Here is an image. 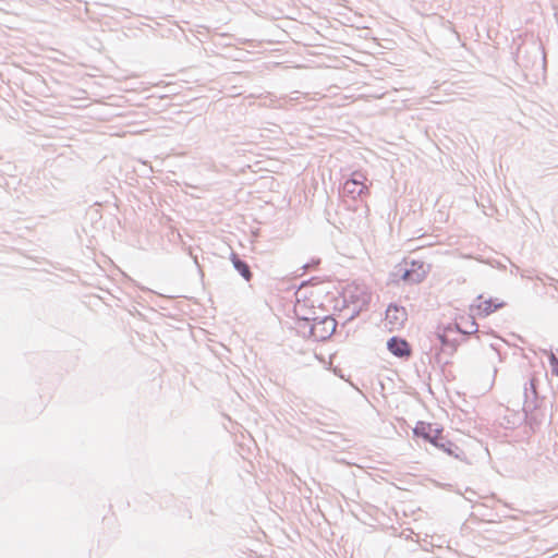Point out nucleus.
Wrapping results in <instances>:
<instances>
[{"mask_svg":"<svg viewBox=\"0 0 558 558\" xmlns=\"http://www.w3.org/2000/svg\"><path fill=\"white\" fill-rule=\"evenodd\" d=\"M388 349L392 354L399 357H408L411 354L409 343L405 340L396 337L388 341Z\"/></svg>","mask_w":558,"mask_h":558,"instance_id":"obj_5","label":"nucleus"},{"mask_svg":"<svg viewBox=\"0 0 558 558\" xmlns=\"http://www.w3.org/2000/svg\"><path fill=\"white\" fill-rule=\"evenodd\" d=\"M231 262H232L234 268L242 275V277L246 281H250L252 279V272L250 270L248 265L246 263L242 262L241 259H239L236 254H232Z\"/></svg>","mask_w":558,"mask_h":558,"instance_id":"obj_8","label":"nucleus"},{"mask_svg":"<svg viewBox=\"0 0 558 558\" xmlns=\"http://www.w3.org/2000/svg\"><path fill=\"white\" fill-rule=\"evenodd\" d=\"M407 320V312L403 307L389 306L386 311L385 325L390 331L399 330Z\"/></svg>","mask_w":558,"mask_h":558,"instance_id":"obj_3","label":"nucleus"},{"mask_svg":"<svg viewBox=\"0 0 558 558\" xmlns=\"http://www.w3.org/2000/svg\"><path fill=\"white\" fill-rule=\"evenodd\" d=\"M550 364L553 373L558 376V359L554 354L550 355Z\"/></svg>","mask_w":558,"mask_h":558,"instance_id":"obj_12","label":"nucleus"},{"mask_svg":"<svg viewBox=\"0 0 558 558\" xmlns=\"http://www.w3.org/2000/svg\"><path fill=\"white\" fill-rule=\"evenodd\" d=\"M426 270L422 262H413L409 269L402 275V280L409 283H418L424 280Z\"/></svg>","mask_w":558,"mask_h":558,"instance_id":"obj_4","label":"nucleus"},{"mask_svg":"<svg viewBox=\"0 0 558 558\" xmlns=\"http://www.w3.org/2000/svg\"><path fill=\"white\" fill-rule=\"evenodd\" d=\"M442 432L440 427H434L433 424L426 422H417L413 428V434L417 437L425 439L426 441L432 440L435 433Z\"/></svg>","mask_w":558,"mask_h":558,"instance_id":"obj_6","label":"nucleus"},{"mask_svg":"<svg viewBox=\"0 0 558 558\" xmlns=\"http://www.w3.org/2000/svg\"><path fill=\"white\" fill-rule=\"evenodd\" d=\"M449 456H453L457 459H462V451L451 441L445 440V447L439 448Z\"/></svg>","mask_w":558,"mask_h":558,"instance_id":"obj_9","label":"nucleus"},{"mask_svg":"<svg viewBox=\"0 0 558 558\" xmlns=\"http://www.w3.org/2000/svg\"><path fill=\"white\" fill-rule=\"evenodd\" d=\"M316 286L303 284L298 292V307L305 305L307 298L317 294L319 292Z\"/></svg>","mask_w":558,"mask_h":558,"instance_id":"obj_7","label":"nucleus"},{"mask_svg":"<svg viewBox=\"0 0 558 558\" xmlns=\"http://www.w3.org/2000/svg\"><path fill=\"white\" fill-rule=\"evenodd\" d=\"M506 301L500 298L481 294L476 298L472 308L476 315L486 317L506 306Z\"/></svg>","mask_w":558,"mask_h":558,"instance_id":"obj_1","label":"nucleus"},{"mask_svg":"<svg viewBox=\"0 0 558 558\" xmlns=\"http://www.w3.org/2000/svg\"><path fill=\"white\" fill-rule=\"evenodd\" d=\"M312 335L319 340L328 339L336 330L337 322L330 316H326L322 319L313 318Z\"/></svg>","mask_w":558,"mask_h":558,"instance_id":"obj_2","label":"nucleus"},{"mask_svg":"<svg viewBox=\"0 0 558 558\" xmlns=\"http://www.w3.org/2000/svg\"><path fill=\"white\" fill-rule=\"evenodd\" d=\"M344 189L350 193H362V191L365 189V185L357 180L352 179L345 182Z\"/></svg>","mask_w":558,"mask_h":558,"instance_id":"obj_10","label":"nucleus"},{"mask_svg":"<svg viewBox=\"0 0 558 558\" xmlns=\"http://www.w3.org/2000/svg\"><path fill=\"white\" fill-rule=\"evenodd\" d=\"M464 333H472L476 331V324L474 322L471 323L470 328L462 330Z\"/></svg>","mask_w":558,"mask_h":558,"instance_id":"obj_13","label":"nucleus"},{"mask_svg":"<svg viewBox=\"0 0 558 558\" xmlns=\"http://www.w3.org/2000/svg\"><path fill=\"white\" fill-rule=\"evenodd\" d=\"M433 446L439 448L445 447V439L442 437V432L435 433V436L429 440Z\"/></svg>","mask_w":558,"mask_h":558,"instance_id":"obj_11","label":"nucleus"}]
</instances>
